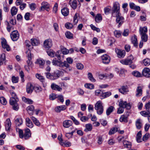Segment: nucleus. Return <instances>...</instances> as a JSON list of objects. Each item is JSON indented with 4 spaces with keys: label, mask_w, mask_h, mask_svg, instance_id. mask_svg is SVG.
Instances as JSON below:
<instances>
[{
    "label": "nucleus",
    "mask_w": 150,
    "mask_h": 150,
    "mask_svg": "<svg viewBox=\"0 0 150 150\" xmlns=\"http://www.w3.org/2000/svg\"><path fill=\"white\" fill-rule=\"evenodd\" d=\"M53 65L55 66H57L61 67H65V71L67 72L70 71L69 65L65 61L63 62L61 61H58L56 60V59H54L52 61Z\"/></svg>",
    "instance_id": "obj_1"
},
{
    "label": "nucleus",
    "mask_w": 150,
    "mask_h": 150,
    "mask_svg": "<svg viewBox=\"0 0 150 150\" xmlns=\"http://www.w3.org/2000/svg\"><path fill=\"white\" fill-rule=\"evenodd\" d=\"M47 78L51 80H54L58 79L60 76V71L57 70L51 74L50 73H45Z\"/></svg>",
    "instance_id": "obj_2"
},
{
    "label": "nucleus",
    "mask_w": 150,
    "mask_h": 150,
    "mask_svg": "<svg viewBox=\"0 0 150 150\" xmlns=\"http://www.w3.org/2000/svg\"><path fill=\"white\" fill-rule=\"evenodd\" d=\"M95 109L97 113L99 115H101L103 111V107L100 101H97L95 105Z\"/></svg>",
    "instance_id": "obj_3"
},
{
    "label": "nucleus",
    "mask_w": 150,
    "mask_h": 150,
    "mask_svg": "<svg viewBox=\"0 0 150 150\" xmlns=\"http://www.w3.org/2000/svg\"><path fill=\"white\" fill-rule=\"evenodd\" d=\"M120 4L118 2H115L114 3L112 8V15L115 17V16L120 13Z\"/></svg>",
    "instance_id": "obj_4"
},
{
    "label": "nucleus",
    "mask_w": 150,
    "mask_h": 150,
    "mask_svg": "<svg viewBox=\"0 0 150 150\" xmlns=\"http://www.w3.org/2000/svg\"><path fill=\"white\" fill-rule=\"evenodd\" d=\"M133 59V56L132 55H130L127 59L120 60V62L124 65H130L132 63V60Z\"/></svg>",
    "instance_id": "obj_5"
},
{
    "label": "nucleus",
    "mask_w": 150,
    "mask_h": 150,
    "mask_svg": "<svg viewBox=\"0 0 150 150\" xmlns=\"http://www.w3.org/2000/svg\"><path fill=\"white\" fill-rule=\"evenodd\" d=\"M119 106L120 107L122 108H126L127 110H129L132 107L131 103H127L126 101H120L119 103Z\"/></svg>",
    "instance_id": "obj_6"
},
{
    "label": "nucleus",
    "mask_w": 150,
    "mask_h": 150,
    "mask_svg": "<svg viewBox=\"0 0 150 150\" xmlns=\"http://www.w3.org/2000/svg\"><path fill=\"white\" fill-rule=\"evenodd\" d=\"M116 17V21L117 23H119L118 26L120 27L124 21V17L122 16L120 13L114 15Z\"/></svg>",
    "instance_id": "obj_7"
},
{
    "label": "nucleus",
    "mask_w": 150,
    "mask_h": 150,
    "mask_svg": "<svg viewBox=\"0 0 150 150\" xmlns=\"http://www.w3.org/2000/svg\"><path fill=\"white\" fill-rule=\"evenodd\" d=\"M19 37V34L17 30L13 31L11 34V37L13 41H16Z\"/></svg>",
    "instance_id": "obj_8"
},
{
    "label": "nucleus",
    "mask_w": 150,
    "mask_h": 150,
    "mask_svg": "<svg viewBox=\"0 0 150 150\" xmlns=\"http://www.w3.org/2000/svg\"><path fill=\"white\" fill-rule=\"evenodd\" d=\"M42 6L39 9L40 11H43L44 10H46L47 11H49L50 5L47 2L43 1L41 4Z\"/></svg>",
    "instance_id": "obj_9"
},
{
    "label": "nucleus",
    "mask_w": 150,
    "mask_h": 150,
    "mask_svg": "<svg viewBox=\"0 0 150 150\" xmlns=\"http://www.w3.org/2000/svg\"><path fill=\"white\" fill-rule=\"evenodd\" d=\"M143 88V86H139L137 87L135 91V96L137 97H139L142 95Z\"/></svg>",
    "instance_id": "obj_10"
},
{
    "label": "nucleus",
    "mask_w": 150,
    "mask_h": 150,
    "mask_svg": "<svg viewBox=\"0 0 150 150\" xmlns=\"http://www.w3.org/2000/svg\"><path fill=\"white\" fill-rule=\"evenodd\" d=\"M103 62L105 64H108L110 62V57L107 54H105L101 56Z\"/></svg>",
    "instance_id": "obj_11"
},
{
    "label": "nucleus",
    "mask_w": 150,
    "mask_h": 150,
    "mask_svg": "<svg viewBox=\"0 0 150 150\" xmlns=\"http://www.w3.org/2000/svg\"><path fill=\"white\" fill-rule=\"evenodd\" d=\"M1 45L2 47L4 49H6L7 51H9L10 50L9 46L7 43L6 40L4 38L1 39Z\"/></svg>",
    "instance_id": "obj_12"
},
{
    "label": "nucleus",
    "mask_w": 150,
    "mask_h": 150,
    "mask_svg": "<svg viewBox=\"0 0 150 150\" xmlns=\"http://www.w3.org/2000/svg\"><path fill=\"white\" fill-rule=\"evenodd\" d=\"M52 46V41L50 39H48L45 41L44 42V46L45 48H49Z\"/></svg>",
    "instance_id": "obj_13"
},
{
    "label": "nucleus",
    "mask_w": 150,
    "mask_h": 150,
    "mask_svg": "<svg viewBox=\"0 0 150 150\" xmlns=\"http://www.w3.org/2000/svg\"><path fill=\"white\" fill-rule=\"evenodd\" d=\"M143 75L146 77H150V69L147 67L144 68L142 72Z\"/></svg>",
    "instance_id": "obj_14"
},
{
    "label": "nucleus",
    "mask_w": 150,
    "mask_h": 150,
    "mask_svg": "<svg viewBox=\"0 0 150 150\" xmlns=\"http://www.w3.org/2000/svg\"><path fill=\"white\" fill-rule=\"evenodd\" d=\"M31 133L30 129L28 128H26L25 129L24 134V137L25 139H28L30 137Z\"/></svg>",
    "instance_id": "obj_15"
},
{
    "label": "nucleus",
    "mask_w": 150,
    "mask_h": 150,
    "mask_svg": "<svg viewBox=\"0 0 150 150\" xmlns=\"http://www.w3.org/2000/svg\"><path fill=\"white\" fill-rule=\"evenodd\" d=\"M34 86L31 83H28L26 85V91L28 93H31L34 89Z\"/></svg>",
    "instance_id": "obj_16"
},
{
    "label": "nucleus",
    "mask_w": 150,
    "mask_h": 150,
    "mask_svg": "<svg viewBox=\"0 0 150 150\" xmlns=\"http://www.w3.org/2000/svg\"><path fill=\"white\" fill-rule=\"evenodd\" d=\"M118 57L120 58H123L125 55V52L124 50L121 51L118 49L115 50Z\"/></svg>",
    "instance_id": "obj_17"
},
{
    "label": "nucleus",
    "mask_w": 150,
    "mask_h": 150,
    "mask_svg": "<svg viewBox=\"0 0 150 150\" xmlns=\"http://www.w3.org/2000/svg\"><path fill=\"white\" fill-rule=\"evenodd\" d=\"M26 125L30 128H32L33 127V125L29 118L27 117L25 119Z\"/></svg>",
    "instance_id": "obj_18"
},
{
    "label": "nucleus",
    "mask_w": 150,
    "mask_h": 150,
    "mask_svg": "<svg viewBox=\"0 0 150 150\" xmlns=\"http://www.w3.org/2000/svg\"><path fill=\"white\" fill-rule=\"evenodd\" d=\"M67 107L65 105H62L57 106L55 108V111L57 112H60L61 111L66 109Z\"/></svg>",
    "instance_id": "obj_19"
},
{
    "label": "nucleus",
    "mask_w": 150,
    "mask_h": 150,
    "mask_svg": "<svg viewBox=\"0 0 150 150\" xmlns=\"http://www.w3.org/2000/svg\"><path fill=\"white\" fill-rule=\"evenodd\" d=\"M72 123L70 120H66L64 121L63 123V125L65 128H68L71 126Z\"/></svg>",
    "instance_id": "obj_20"
},
{
    "label": "nucleus",
    "mask_w": 150,
    "mask_h": 150,
    "mask_svg": "<svg viewBox=\"0 0 150 150\" xmlns=\"http://www.w3.org/2000/svg\"><path fill=\"white\" fill-rule=\"evenodd\" d=\"M119 91L121 93L124 94L129 91L127 86H123L119 89Z\"/></svg>",
    "instance_id": "obj_21"
},
{
    "label": "nucleus",
    "mask_w": 150,
    "mask_h": 150,
    "mask_svg": "<svg viewBox=\"0 0 150 150\" xmlns=\"http://www.w3.org/2000/svg\"><path fill=\"white\" fill-rule=\"evenodd\" d=\"M11 126V123L9 119H7L5 122V127L6 130L9 131Z\"/></svg>",
    "instance_id": "obj_22"
},
{
    "label": "nucleus",
    "mask_w": 150,
    "mask_h": 150,
    "mask_svg": "<svg viewBox=\"0 0 150 150\" xmlns=\"http://www.w3.org/2000/svg\"><path fill=\"white\" fill-rule=\"evenodd\" d=\"M135 124L137 129H140L142 126V120L140 119H137L136 122Z\"/></svg>",
    "instance_id": "obj_23"
},
{
    "label": "nucleus",
    "mask_w": 150,
    "mask_h": 150,
    "mask_svg": "<svg viewBox=\"0 0 150 150\" xmlns=\"http://www.w3.org/2000/svg\"><path fill=\"white\" fill-rule=\"evenodd\" d=\"M34 108L33 105H30L27 107L26 110L29 115H33Z\"/></svg>",
    "instance_id": "obj_24"
},
{
    "label": "nucleus",
    "mask_w": 150,
    "mask_h": 150,
    "mask_svg": "<svg viewBox=\"0 0 150 150\" xmlns=\"http://www.w3.org/2000/svg\"><path fill=\"white\" fill-rule=\"evenodd\" d=\"M51 87L52 89L54 90H57L58 91H60L62 90V88L59 86L54 83L51 84Z\"/></svg>",
    "instance_id": "obj_25"
},
{
    "label": "nucleus",
    "mask_w": 150,
    "mask_h": 150,
    "mask_svg": "<svg viewBox=\"0 0 150 150\" xmlns=\"http://www.w3.org/2000/svg\"><path fill=\"white\" fill-rule=\"evenodd\" d=\"M131 41L134 45L137 47V37L135 35H134L133 36H132L131 38Z\"/></svg>",
    "instance_id": "obj_26"
},
{
    "label": "nucleus",
    "mask_w": 150,
    "mask_h": 150,
    "mask_svg": "<svg viewBox=\"0 0 150 150\" xmlns=\"http://www.w3.org/2000/svg\"><path fill=\"white\" fill-rule=\"evenodd\" d=\"M61 13L64 16H67L69 14V9L67 7H64L61 10Z\"/></svg>",
    "instance_id": "obj_27"
},
{
    "label": "nucleus",
    "mask_w": 150,
    "mask_h": 150,
    "mask_svg": "<svg viewBox=\"0 0 150 150\" xmlns=\"http://www.w3.org/2000/svg\"><path fill=\"white\" fill-rule=\"evenodd\" d=\"M123 144L124 146L127 148H130L131 147V143L126 140H123Z\"/></svg>",
    "instance_id": "obj_28"
},
{
    "label": "nucleus",
    "mask_w": 150,
    "mask_h": 150,
    "mask_svg": "<svg viewBox=\"0 0 150 150\" xmlns=\"http://www.w3.org/2000/svg\"><path fill=\"white\" fill-rule=\"evenodd\" d=\"M18 101V98H16L14 97H11L10 100V104L11 105L15 103H17V101Z\"/></svg>",
    "instance_id": "obj_29"
},
{
    "label": "nucleus",
    "mask_w": 150,
    "mask_h": 150,
    "mask_svg": "<svg viewBox=\"0 0 150 150\" xmlns=\"http://www.w3.org/2000/svg\"><path fill=\"white\" fill-rule=\"evenodd\" d=\"M147 31V28L146 27H144L140 28L139 33L141 35L146 34Z\"/></svg>",
    "instance_id": "obj_30"
},
{
    "label": "nucleus",
    "mask_w": 150,
    "mask_h": 150,
    "mask_svg": "<svg viewBox=\"0 0 150 150\" xmlns=\"http://www.w3.org/2000/svg\"><path fill=\"white\" fill-rule=\"evenodd\" d=\"M15 122L16 126H19L23 123V120L21 118H17L15 120Z\"/></svg>",
    "instance_id": "obj_31"
},
{
    "label": "nucleus",
    "mask_w": 150,
    "mask_h": 150,
    "mask_svg": "<svg viewBox=\"0 0 150 150\" xmlns=\"http://www.w3.org/2000/svg\"><path fill=\"white\" fill-rule=\"evenodd\" d=\"M30 118L34 123V124L36 126H39L40 125V123L38 120L36 118L33 116L30 117Z\"/></svg>",
    "instance_id": "obj_32"
},
{
    "label": "nucleus",
    "mask_w": 150,
    "mask_h": 150,
    "mask_svg": "<svg viewBox=\"0 0 150 150\" xmlns=\"http://www.w3.org/2000/svg\"><path fill=\"white\" fill-rule=\"evenodd\" d=\"M45 63V61L44 60L39 59H37L36 62H35V63L39 64L40 67H41V66L44 65Z\"/></svg>",
    "instance_id": "obj_33"
},
{
    "label": "nucleus",
    "mask_w": 150,
    "mask_h": 150,
    "mask_svg": "<svg viewBox=\"0 0 150 150\" xmlns=\"http://www.w3.org/2000/svg\"><path fill=\"white\" fill-rule=\"evenodd\" d=\"M61 50V52H62L63 54H67L69 53V50L67 49L66 48L62 46H61L60 47Z\"/></svg>",
    "instance_id": "obj_34"
},
{
    "label": "nucleus",
    "mask_w": 150,
    "mask_h": 150,
    "mask_svg": "<svg viewBox=\"0 0 150 150\" xmlns=\"http://www.w3.org/2000/svg\"><path fill=\"white\" fill-rule=\"evenodd\" d=\"M31 44L33 46H36L40 44L39 41L36 39H31Z\"/></svg>",
    "instance_id": "obj_35"
},
{
    "label": "nucleus",
    "mask_w": 150,
    "mask_h": 150,
    "mask_svg": "<svg viewBox=\"0 0 150 150\" xmlns=\"http://www.w3.org/2000/svg\"><path fill=\"white\" fill-rule=\"evenodd\" d=\"M111 95V93L110 92H107L103 93V91L101 95V97H102L101 99H103L106 98L110 96Z\"/></svg>",
    "instance_id": "obj_36"
},
{
    "label": "nucleus",
    "mask_w": 150,
    "mask_h": 150,
    "mask_svg": "<svg viewBox=\"0 0 150 150\" xmlns=\"http://www.w3.org/2000/svg\"><path fill=\"white\" fill-rule=\"evenodd\" d=\"M142 136V132L141 131H139L137 133L136 136V140L138 142H142V139H141Z\"/></svg>",
    "instance_id": "obj_37"
},
{
    "label": "nucleus",
    "mask_w": 150,
    "mask_h": 150,
    "mask_svg": "<svg viewBox=\"0 0 150 150\" xmlns=\"http://www.w3.org/2000/svg\"><path fill=\"white\" fill-rule=\"evenodd\" d=\"M18 9L15 6L13 7L11 9V15L12 16L16 15Z\"/></svg>",
    "instance_id": "obj_38"
},
{
    "label": "nucleus",
    "mask_w": 150,
    "mask_h": 150,
    "mask_svg": "<svg viewBox=\"0 0 150 150\" xmlns=\"http://www.w3.org/2000/svg\"><path fill=\"white\" fill-rule=\"evenodd\" d=\"M22 99L24 102L29 104H32L33 103V101L31 99L26 98L25 97H23Z\"/></svg>",
    "instance_id": "obj_39"
},
{
    "label": "nucleus",
    "mask_w": 150,
    "mask_h": 150,
    "mask_svg": "<svg viewBox=\"0 0 150 150\" xmlns=\"http://www.w3.org/2000/svg\"><path fill=\"white\" fill-rule=\"evenodd\" d=\"M127 117V116H126L124 115H121L120 119V121L121 122H125V123L128 122Z\"/></svg>",
    "instance_id": "obj_40"
},
{
    "label": "nucleus",
    "mask_w": 150,
    "mask_h": 150,
    "mask_svg": "<svg viewBox=\"0 0 150 150\" xmlns=\"http://www.w3.org/2000/svg\"><path fill=\"white\" fill-rule=\"evenodd\" d=\"M86 129L84 131L87 132L88 131H91L92 129V126L91 124H86L85 125Z\"/></svg>",
    "instance_id": "obj_41"
},
{
    "label": "nucleus",
    "mask_w": 150,
    "mask_h": 150,
    "mask_svg": "<svg viewBox=\"0 0 150 150\" xmlns=\"http://www.w3.org/2000/svg\"><path fill=\"white\" fill-rule=\"evenodd\" d=\"M140 114L143 116L148 117L150 115V112L147 111H142L140 112Z\"/></svg>",
    "instance_id": "obj_42"
},
{
    "label": "nucleus",
    "mask_w": 150,
    "mask_h": 150,
    "mask_svg": "<svg viewBox=\"0 0 150 150\" xmlns=\"http://www.w3.org/2000/svg\"><path fill=\"white\" fill-rule=\"evenodd\" d=\"M36 77L41 82H44L45 81V79L43 76H41L40 74H36Z\"/></svg>",
    "instance_id": "obj_43"
},
{
    "label": "nucleus",
    "mask_w": 150,
    "mask_h": 150,
    "mask_svg": "<svg viewBox=\"0 0 150 150\" xmlns=\"http://www.w3.org/2000/svg\"><path fill=\"white\" fill-rule=\"evenodd\" d=\"M102 19V17L100 14H98L95 18L96 21L97 23L100 22Z\"/></svg>",
    "instance_id": "obj_44"
},
{
    "label": "nucleus",
    "mask_w": 150,
    "mask_h": 150,
    "mask_svg": "<svg viewBox=\"0 0 150 150\" xmlns=\"http://www.w3.org/2000/svg\"><path fill=\"white\" fill-rule=\"evenodd\" d=\"M114 107L112 106H110L106 110V113L107 115H109L113 111Z\"/></svg>",
    "instance_id": "obj_45"
},
{
    "label": "nucleus",
    "mask_w": 150,
    "mask_h": 150,
    "mask_svg": "<svg viewBox=\"0 0 150 150\" xmlns=\"http://www.w3.org/2000/svg\"><path fill=\"white\" fill-rule=\"evenodd\" d=\"M132 74L135 76L137 77H140L142 76V74L139 72L135 71L132 72Z\"/></svg>",
    "instance_id": "obj_46"
},
{
    "label": "nucleus",
    "mask_w": 150,
    "mask_h": 150,
    "mask_svg": "<svg viewBox=\"0 0 150 150\" xmlns=\"http://www.w3.org/2000/svg\"><path fill=\"white\" fill-rule=\"evenodd\" d=\"M118 130V128L117 127H113L111 129L109 132V134L110 135L114 134L117 132Z\"/></svg>",
    "instance_id": "obj_47"
},
{
    "label": "nucleus",
    "mask_w": 150,
    "mask_h": 150,
    "mask_svg": "<svg viewBox=\"0 0 150 150\" xmlns=\"http://www.w3.org/2000/svg\"><path fill=\"white\" fill-rule=\"evenodd\" d=\"M26 56L28 59H32V56L30 50H28L26 51Z\"/></svg>",
    "instance_id": "obj_48"
},
{
    "label": "nucleus",
    "mask_w": 150,
    "mask_h": 150,
    "mask_svg": "<svg viewBox=\"0 0 150 150\" xmlns=\"http://www.w3.org/2000/svg\"><path fill=\"white\" fill-rule=\"evenodd\" d=\"M47 53L48 55L51 57H53L55 56V52L52 50L47 51Z\"/></svg>",
    "instance_id": "obj_49"
},
{
    "label": "nucleus",
    "mask_w": 150,
    "mask_h": 150,
    "mask_svg": "<svg viewBox=\"0 0 150 150\" xmlns=\"http://www.w3.org/2000/svg\"><path fill=\"white\" fill-rule=\"evenodd\" d=\"M143 63L145 66H148L150 64V59L147 58L143 60Z\"/></svg>",
    "instance_id": "obj_50"
},
{
    "label": "nucleus",
    "mask_w": 150,
    "mask_h": 150,
    "mask_svg": "<svg viewBox=\"0 0 150 150\" xmlns=\"http://www.w3.org/2000/svg\"><path fill=\"white\" fill-rule=\"evenodd\" d=\"M150 137V134L149 133H147L144 135L142 138V140L144 142L146 141Z\"/></svg>",
    "instance_id": "obj_51"
},
{
    "label": "nucleus",
    "mask_w": 150,
    "mask_h": 150,
    "mask_svg": "<svg viewBox=\"0 0 150 150\" xmlns=\"http://www.w3.org/2000/svg\"><path fill=\"white\" fill-rule=\"evenodd\" d=\"M88 78L91 81L94 82L96 81L95 79L93 78L92 74L91 73H88Z\"/></svg>",
    "instance_id": "obj_52"
},
{
    "label": "nucleus",
    "mask_w": 150,
    "mask_h": 150,
    "mask_svg": "<svg viewBox=\"0 0 150 150\" xmlns=\"http://www.w3.org/2000/svg\"><path fill=\"white\" fill-rule=\"evenodd\" d=\"M69 3L71 7L74 9H75V0H70L69 1Z\"/></svg>",
    "instance_id": "obj_53"
},
{
    "label": "nucleus",
    "mask_w": 150,
    "mask_h": 150,
    "mask_svg": "<svg viewBox=\"0 0 150 150\" xmlns=\"http://www.w3.org/2000/svg\"><path fill=\"white\" fill-rule=\"evenodd\" d=\"M84 86L86 88L91 89L94 88V86L91 83H86L85 84Z\"/></svg>",
    "instance_id": "obj_54"
},
{
    "label": "nucleus",
    "mask_w": 150,
    "mask_h": 150,
    "mask_svg": "<svg viewBox=\"0 0 150 150\" xmlns=\"http://www.w3.org/2000/svg\"><path fill=\"white\" fill-rule=\"evenodd\" d=\"M90 26L91 29L93 30L94 31H96L98 33H99L100 32V29L99 28L95 27L93 24H91Z\"/></svg>",
    "instance_id": "obj_55"
},
{
    "label": "nucleus",
    "mask_w": 150,
    "mask_h": 150,
    "mask_svg": "<svg viewBox=\"0 0 150 150\" xmlns=\"http://www.w3.org/2000/svg\"><path fill=\"white\" fill-rule=\"evenodd\" d=\"M0 102L4 105H6L7 103L6 100L4 97H1L0 98Z\"/></svg>",
    "instance_id": "obj_56"
},
{
    "label": "nucleus",
    "mask_w": 150,
    "mask_h": 150,
    "mask_svg": "<svg viewBox=\"0 0 150 150\" xmlns=\"http://www.w3.org/2000/svg\"><path fill=\"white\" fill-rule=\"evenodd\" d=\"M29 6L30 9L32 11L34 10L36 7V4L34 3L29 4Z\"/></svg>",
    "instance_id": "obj_57"
},
{
    "label": "nucleus",
    "mask_w": 150,
    "mask_h": 150,
    "mask_svg": "<svg viewBox=\"0 0 150 150\" xmlns=\"http://www.w3.org/2000/svg\"><path fill=\"white\" fill-rule=\"evenodd\" d=\"M141 39L142 41L146 42L148 40V36L146 34L141 35Z\"/></svg>",
    "instance_id": "obj_58"
},
{
    "label": "nucleus",
    "mask_w": 150,
    "mask_h": 150,
    "mask_svg": "<svg viewBox=\"0 0 150 150\" xmlns=\"http://www.w3.org/2000/svg\"><path fill=\"white\" fill-rule=\"evenodd\" d=\"M65 26L67 29H71L72 28L73 25L72 24L70 23H65Z\"/></svg>",
    "instance_id": "obj_59"
},
{
    "label": "nucleus",
    "mask_w": 150,
    "mask_h": 150,
    "mask_svg": "<svg viewBox=\"0 0 150 150\" xmlns=\"http://www.w3.org/2000/svg\"><path fill=\"white\" fill-rule=\"evenodd\" d=\"M75 131L73 130L70 133H67L65 134V136L68 138L69 139L71 137V136L73 135Z\"/></svg>",
    "instance_id": "obj_60"
},
{
    "label": "nucleus",
    "mask_w": 150,
    "mask_h": 150,
    "mask_svg": "<svg viewBox=\"0 0 150 150\" xmlns=\"http://www.w3.org/2000/svg\"><path fill=\"white\" fill-rule=\"evenodd\" d=\"M76 67L78 69L82 70L84 66L82 64L78 63L76 64Z\"/></svg>",
    "instance_id": "obj_61"
},
{
    "label": "nucleus",
    "mask_w": 150,
    "mask_h": 150,
    "mask_svg": "<svg viewBox=\"0 0 150 150\" xmlns=\"http://www.w3.org/2000/svg\"><path fill=\"white\" fill-rule=\"evenodd\" d=\"M65 35L66 37L69 39H71L72 38L73 35L72 34H71L69 32H67L65 33Z\"/></svg>",
    "instance_id": "obj_62"
},
{
    "label": "nucleus",
    "mask_w": 150,
    "mask_h": 150,
    "mask_svg": "<svg viewBox=\"0 0 150 150\" xmlns=\"http://www.w3.org/2000/svg\"><path fill=\"white\" fill-rule=\"evenodd\" d=\"M114 34L116 37L119 38L121 36V33L120 31L115 30L114 32Z\"/></svg>",
    "instance_id": "obj_63"
},
{
    "label": "nucleus",
    "mask_w": 150,
    "mask_h": 150,
    "mask_svg": "<svg viewBox=\"0 0 150 150\" xmlns=\"http://www.w3.org/2000/svg\"><path fill=\"white\" fill-rule=\"evenodd\" d=\"M146 110L150 112V102H149L146 103L145 106Z\"/></svg>",
    "instance_id": "obj_64"
}]
</instances>
